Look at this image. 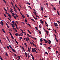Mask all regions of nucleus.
Returning a JSON list of instances; mask_svg holds the SVG:
<instances>
[{
  "label": "nucleus",
  "mask_w": 60,
  "mask_h": 60,
  "mask_svg": "<svg viewBox=\"0 0 60 60\" xmlns=\"http://www.w3.org/2000/svg\"><path fill=\"white\" fill-rule=\"evenodd\" d=\"M43 40L44 41H45V43H48V41H46V40L45 39H43Z\"/></svg>",
  "instance_id": "f257e3e1"
},
{
  "label": "nucleus",
  "mask_w": 60,
  "mask_h": 60,
  "mask_svg": "<svg viewBox=\"0 0 60 60\" xmlns=\"http://www.w3.org/2000/svg\"><path fill=\"white\" fill-rule=\"evenodd\" d=\"M54 26H55L56 27H57L58 26L57 24L56 23L54 22Z\"/></svg>",
  "instance_id": "f03ea898"
},
{
  "label": "nucleus",
  "mask_w": 60,
  "mask_h": 60,
  "mask_svg": "<svg viewBox=\"0 0 60 60\" xmlns=\"http://www.w3.org/2000/svg\"><path fill=\"white\" fill-rule=\"evenodd\" d=\"M33 10L35 11L34 12H33V13H34V14L36 15V11L34 9H33Z\"/></svg>",
  "instance_id": "7ed1b4c3"
},
{
  "label": "nucleus",
  "mask_w": 60,
  "mask_h": 60,
  "mask_svg": "<svg viewBox=\"0 0 60 60\" xmlns=\"http://www.w3.org/2000/svg\"><path fill=\"white\" fill-rule=\"evenodd\" d=\"M32 52H35V50H34V49H33V48H32Z\"/></svg>",
  "instance_id": "20e7f679"
},
{
  "label": "nucleus",
  "mask_w": 60,
  "mask_h": 60,
  "mask_svg": "<svg viewBox=\"0 0 60 60\" xmlns=\"http://www.w3.org/2000/svg\"><path fill=\"white\" fill-rule=\"evenodd\" d=\"M12 16H13L14 18L15 19H17V17L15 16L14 15H12Z\"/></svg>",
  "instance_id": "39448f33"
},
{
  "label": "nucleus",
  "mask_w": 60,
  "mask_h": 60,
  "mask_svg": "<svg viewBox=\"0 0 60 60\" xmlns=\"http://www.w3.org/2000/svg\"><path fill=\"white\" fill-rule=\"evenodd\" d=\"M46 34L47 35H48L49 33V31H48L46 30Z\"/></svg>",
  "instance_id": "423d86ee"
},
{
  "label": "nucleus",
  "mask_w": 60,
  "mask_h": 60,
  "mask_svg": "<svg viewBox=\"0 0 60 60\" xmlns=\"http://www.w3.org/2000/svg\"><path fill=\"white\" fill-rule=\"evenodd\" d=\"M49 42H48V43H49V45H50V43H51V41H50V40H49Z\"/></svg>",
  "instance_id": "0eeeda50"
},
{
  "label": "nucleus",
  "mask_w": 60,
  "mask_h": 60,
  "mask_svg": "<svg viewBox=\"0 0 60 60\" xmlns=\"http://www.w3.org/2000/svg\"><path fill=\"white\" fill-rule=\"evenodd\" d=\"M11 25L12 26V27L13 28L15 27V26H14V25L12 24H11Z\"/></svg>",
  "instance_id": "6e6552de"
},
{
  "label": "nucleus",
  "mask_w": 60,
  "mask_h": 60,
  "mask_svg": "<svg viewBox=\"0 0 60 60\" xmlns=\"http://www.w3.org/2000/svg\"><path fill=\"white\" fill-rule=\"evenodd\" d=\"M21 15H22V18H25V16L24 15H23L22 14H21Z\"/></svg>",
  "instance_id": "1a4fd4ad"
},
{
  "label": "nucleus",
  "mask_w": 60,
  "mask_h": 60,
  "mask_svg": "<svg viewBox=\"0 0 60 60\" xmlns=\"http://www.w3.org/2000/svg\"><path fill=\"white\" fill-rule=\"evenodd\" d=\"M0 24L2 25V26H3V25H4V24L3 23V22H0Z\"/></svg>",
  "instance_id": "9d476101"
},
{
  "label": "nucleus",
  "mask_w": 60,
  "mask_h": 60,
  "mask_svg": "<svg viewBox=\"0 0 60 60\" xmlns=\"http://www.w3.org/2000/svg\"><path fill=\"white\" fill-rule=\"evenodd\" d=\"M12 51H13L14 52H16V51L15 50L13 49H12Z\"/></svg>",
  "instance_id": "9b49d317"
},
{
  "label": "nucleus",
  "mask_w": 60,
  "mask_h": 60,
  "mask_svg": "<svg viewBox=\"0 0 60 60\" xmlns=\"http://www.w3.org/2000/svg\"><path fill=\"white\" fill-rule=\"evenodd\" d=\"M41 10H42V11H43V8H42V7H41Z\"/></svg>",
  "instance_id": "f8f14e48"
},
{
  "label": "nucleus",
  "mask_w": 60,
  "mask_h": 60,
  "mask_svg": "<svg viewBox=\"0 0 60 60\" xmlns=\"http://www.w3.org/2000/svg\"><path fill=\"white\" fill-rule=\"evenodd\" d=\"M25 56H26V57H27V56L26 54H27V53L26 52H25Z\"/></svg>",
  "instance_id": "ddd939ff"
},
{
  "label": "nucleus",
  "mask_w": 60,
  "mask_h": 60,
  "mask_svg": "<svg viewBox=\"0 0 60 60\" xmlns=\"http://www.w3.org/2000/svg\"><path fill=\"white\" fill-rule=\"evenodd\" d=\"M27 55H28V58H29L30 57V56H29V54H27Z\"/></svg>",
  "instance_id": "4468645a"
},
{
  "label": "nucleus",
  "mask_w": 60,
  "mask_h": 60,
  "mask_svg": "<svg viewBox=\"0 0 60 60\" xmlns=\"http://www.w3.org/2000/svg\"><path fill=\"white\" fill-rule=\"evenodd\" d=\"M26 4H29V5H30V3H29L27 2L26 3Z\"/></svg>",
  "instance_id": "2eb2a0df"
},
{
  "label": "nucleus",
  "mask_w": 60,
  "mask_h": 60,
  "mask_svg": "<svg viewBox=\"0 0 60 60\" xmlns=\"http://www.w3.org/2000/svg\"><path fill=\"white\" fill-rule=\"evenodd\" d=\"M27 31L29 32V33L30 34H31V32H30V31H29V30H27Z\"/></svg>",
  "instance_id": "dca6fc26"
},
{
  "label": "nucleus",
  "mask_w": 60,
  "mask_h": 60,
  "mask_svg": "<svg viewBox=\"0 0 60 60\" xmlns=\"http://www.w3.org/2000/svg\"><path fill=\"white\" fill-rule=\"evenodd\" d=\"M20 46L21 47V49H23V50H24L25 49L23 47H22V46Z\"/></svg>",
  "instance_id": "f3484780"
},
{
  "label": "nucleus",
  "mask_w": 60,
  "mask_h": 60,
  "mask_svg": "<svg viewBox=\"0 0 60 60\" xmlns=\"http://www.w3.org/2000/svg\"><path fill=\"white\" fill-rule=\"evenodd\" d=\"M2 30L3 31V32H4V33H5V31H4V30L3 29H2Z\"/></svg>",
  "instance_id": "a211bd4d"
},
{
  "label": "nucleus",
  "mask_w": 60,
  "mask_h": 60,
  "mask_svg": "<svg viewBox=\"0 0 60 60\" xmlns=\"http://www.w3.org/2000/svg\"><path fill=\"white\" fill-rule=\"evenodd\" d=\"M15 31L16 32H17V30H16L15 28Z\"/></svg>",
  "instance_id": "6ab92c4d"
},
{
  "label": "nucleus",
  "mask_w": 60,
  "mask_h": 60,
  "mask_svg": "<svg viewBox=\"0 0 60 60\" xmlns=\"http://www.w3.org/2000/svg\"><path fill=\"white\" fill-rule=\"evenodd\" d=\"M16 34H15V35H16V36H18V35H19V34H18V33H16Z\"/></svg>",
  "instance_id": "aec40b11"
},
{
  "label": "nucleus",
  "mask_w": 60,
  "mask_h": 60,
  "mask_svg": "<svg viewBox=\"0 0 60 60\" xmlns=\"http://www.w3.org/2000/svg\"><path fill=\"white\" fill-rule=\"evenodd\" d=\"M6 25H7V27L8 28H9V26H8V24H7V23L6 24Z\"/></svg>",
  "instance_id": "412c9836"
},
{
  "label": "nucleus",
  "mask_w": 60,
  "mask_h": 60,
  "mask_svg": "<svg viewBox=\"0 0 60 60\" xmlns=\"http://www.w3.org/2000/svg\"><path fill=\"white\" fill-rule=\"evenodd\" d=\"M57 13H58V15H60V14H59V12L58 11H57Z\"/></svg>",
  "instance_id": "4be33fe9"
},
{
  "label": "nucleus",
  "mask_w": 60,
  "mask_h": 60,
  "mask_svg": "<svg viewBox=\"0 0 60 60\" xmlns=\"http://www.w3.org/2000/svg\"><path fill=\"white\" fill-rule=\"evenodd\" d=\"M27 25H28L30 27H31L29 23H28V24H27Z\"/></svg>",
  "instance_id": "5701e85b"
},
{
  "label": "nucleus",
  "mask_w": 60,
  "mask_h": 60,
  "mask_svg": "<svg viewBox=\"0 0 60 60\" xmlns=\"http://www.w3.org/2000/svg\"><path fill=\"white\" fill-rule=\"evenodd\" d=\"M11 38H12L13 39H14V38H13L12 36H11Z\"/></svg>",
  "instance_id": "b1692460"
},
{
  "label": "nucleus",
  "mask_w": 60,
  "mask_h": 60,
  "mask_svg": "<svg viewBox=\"0 0 60 60\" xmlns=\"http://www.w3.org/2000/svg\"><path fill=\"white\" fill-rule=\"evenodd\" d=\"M38 30L39 32V34H41V31H40L39 30Z\"/></svg>",
  "instance_id": "393cba45"
},
{
  "label": "nucleus",
  "mask_w": 60,
  "mask_h": 60,
  "mask_svg": "<svg viewBox=\"0 0 60 60\" xmlns=\"http://www.w3.org/2000/svg\"><path fill=\"white\" fill-rule=\"evenodd\" d=\"M31 20H32V21H33L34 22H36L35 21H34V19H31Z\"/></svg>",
  "instance_id": "a878e982"
},
{
  "label": "nucleus",
  "mask_w": 60,
  "mask_h": 60,
  "mask_svg": "<svg viewBox=\"0 0 60 60\" xmlns=\"http://www.w3.org/2000/svg\"><path fill=\"white\" fill-rule=\"evenodd\" d=\"M55 40H56V41L57 42H58V40L57 38H55Z\"/></svg>",
  "instance_id": "bb28decb"
},
{
  "label": "nucleus",
  "mask_w": 60,
  "mask_h": 60,
  "mask_svg": "<svg viewBox=\"0 0 60 60\" xmlns=\"http://www.w3.org/2000/svg\"><path fill=\"white\" fill-rule=\"evenodd\" d=\"M4 11H7V10L6 9L4 8Z\"/></svg>",
  "instance_id": "cd10ccee"
},
{
  "label": "nucleus",
  "mask_w": 60,
  "mask_h": 60,
  "mask_svg": "<svg viewBox=\"0 0 60 60\" xmlns=\"http://www.w3.org/2000/svg\"><path fill=\"white\" fill-rule=\"evenodd\" d=\"M40 41H41L42 42V39L41 38V39H40Z\"/></svg>",
  "instance_id": "c85d7f7f"
},
{
  "label": "nucleus",
  "mask_w": 60,
  "mask_h": 60,
  "mask_svg": "<svg viewBox=\"0 0 60 60\" xmlns=\"http://www.w3.org/2000/svg\"><path fill=\"white\" fill-rule=\"evenodd\" d=\"M19 39H20V40H21L22 39V38L21 37H19Z\"/></svg>",
  "instance_id": "c756f323"
},
{
  "label": "nucleus",
  "mask_w": 60,
  "mask_h": 60,
  "mask_svg": "<svg viewBox=\"0 0 60 60\" xmlns=\"http://www.w3.org/2000/svg\"><path fill=\"white\" fill-rule=\"evenodd\" d=\"M18 56V57H17V58L20 59V57L18 56Z\"/></svg>",
  "instance_id": "7c9ffc66"
},
{
  "label": "nucleus",
  "mask_w": 60,
  "mask_h": 60,
  "mask_svg": "<svg viewBox=\"0 0 60 60\" xmlns=\"http://www.w3.org/2000/svg\"><path fill=\"white\" fill-rule=\"evenodd\" d=\"M27 36H28V37H29L30 38V35H29V34H27Z\"/></svg>",
  "instance_id": "2f4dec72"
},
{
  "label": "nucleus",
  "mask_w": 60,
  "mask_h": 60,
  "mask_svg": "<svg viewBox=\"0 0 60 60\" xmlns=\"http://www.w3.org/2000/svg\"><path fill=\"white\" fill-rule=\"evenodd\" d=\"M32 58L33 60H34V57H32Z\"/></svg>",
  "instance_id": "473e14b6"
},
{
  "label": "nucleus",
  "mask_w": 60,
  "mask_h": 60,
  "mask_svg": "<svg viewBox=\"0 0 60 60\" xmlns=\"http://www.w3.org/2000/svg\"><path fill=\"white\" fill-rule=\"evenodd\" d=\"M41 24H43L44 23V22L43 21H41Z\"/></svg>",
  "instance_id": "72a5a7b5"
},
{
  "label": "nucleus",
  "mask_w": 60,
  "mask_h": 60,
  "mask_svg": "<svg viewBox=\"0 0 60 60\" xmlns=\"http://www.w3.org/2000/svg\"><path fill=\"white\" fill-rule=\"evenodd\" d=\"M45 54H47V55H48V54H48V53H47V52H45Z\"/></svg>",
  "instance_id": "f704fd0d"
},
{
  "label": "nucleus",
  "mask_w": 60,
  "mask_h": 60,
  "mask_svg": "<svg viewBox=\"0 0 60 60\" xmlns=\"http://www.w3.org/2000/svg\"><path fill=\"white\" fill-rule=\"evenodd\" d=\"M5 53H6V54H5L7 56H8V54H7V52H6Z\"/></svg>",
  "instance_id": "c9c22d12"
},
{
  "label": "nucleus",
  "mask_w": 60,
  "mask_h": 60,
  "mask_svg": "<svg viewBox=\"0 0 60 60\" xmlns=\"http://www.w3.org/2000/svg\"><path fill=\"white\" fill-rule=\"evenodd\" d=\"M25 22H27V20L25 19Z\"/></svg>",
  "instance_id": "e433bc0d"
},
{
  "label": "nucleus",
  "mask_w": 60,
  "mask_h": 60,
  "mask_svg": "<svg viewBox=\"0 0 60 60\" xmlns=\"http://www.w3.org/2000/svg\"><path fill=\"white\" fill-rule=\"evenodd\" d=\"M28 51H29V52H30V48H28Z\"/></svg>",
  "instance_id": "4c0bfd02"
},
{
  "label": "nucleus",
  "mask_w": 60,
  "mask_h": 60,
  "mask_svg": "<svg viewBox=\"0 0 60 60\" xmlns=\"http://www.w3.org/2000/svg\"><path fill=\"white\" fill-rule=\"evenodd\" d=\"M35 29H36L37 30H38V29L37 27H35Z\"/></svg>",
  "instance_id": "58836bf2"
},
{
  "label": "nucleus",
  "mask_w": 60,
  "mask_h": 60,
  "mask_svg": "<svg viewBox=\"0 0 60 60\" xmlns=\"http://www.w3.org/2000/svg\"><path fill=\"white\" fill-rule=\"evenodd\" d=\"M36 17H37L38 18H40L39 16H38L37 15H36Z\"/></svg>",
  "instance_id": "ea45409f"
},
{
  "label": "nucleus",
  "mask_w": 60,
  "mask_h": 60,
  "mask_svg": "<svg viewBox=\"0 0 60 60\" xmlns=\"http://www.w3.org/2000/svg\"><path fill=\"white\" fill-rule=\"evenodd\" d=\"M34 19H35V20H37L38 19L37 18V17H36V18H34Z\"/></svg>",
  "instance_id": "a19ab883"
},
{
  "label": "nucleus",
  "mask_w": 60,
  "mask_h": 60,
  "mask_svg": "<svg viewBox=\"0 0 60 60\" xmlns=\"http://www.w3.org/2000/svg\"><path fill=\"white\" fill-rule=\"evenodd\" d=\"M14 56H15V57H17V55H16L15 54H14Z\"/></svg>",
  "instance_id": "79ce46f5"
},
{
  "label": "nucleus",
  "mask_w": 60,
  "mask_h": 60,
  "mask_svg": "<svg viewBox=\"0 0 60 60\" xmlns=\"http://www.w3.org/2000/svg\"><path fill=\"white\" fill-rule=\"evenodd\" d=\"M11 12V13H12L13 12V11H12V10H11L10 11Z\"/></svg>",
  "instance_id": "37998d69"
},
{
  "label": "nucleus",
  "mask_w": 60,
  "mask_h": 60,
  "mask_svg": "<svg viewBox=\"0 0 60 60\" xmlns=\"http://www.w3.org/2000/svg\"><path fill=\"white\" fill-rule=\"evenodd\" d=\"M26 16L28 18H29V15H28L26 14Z\"/></svg>",
  "instance_id": "c03bdc74"
},
{
  "label": "nucleus",
  "mask_w": 60,
  "mask_h": 60,
  "mask_svg": "<svg viewBox=\"0 0 60 60\" xmlns=\"http://www.w3.org/2000/svg\"><path fill=\"white\" fill-rule=\"evenodd\" d=\"M8 16L9 17H11V15H10V14H9L8 15Z\"/></svg>",
  "instance_id": "a18cd8bd"
},
{
  "label": "nucleus",
  "mask_w": 60,
  "mask_h": 60,
  "mask_svg": "<svg viewBox=\"0 0 60 60\" xmlns=\"http://www.w3.org/2000/svg\"><path fill=\"white\" fill-rule=\"evenodd\" d=\"M15 15H16V17H18V16L17 15V14H15Z\"/></svg>",
  "instance_id": "49530a36"
},
{
  "label": "nucleus",
  "mask_w": 60,
  "mask_h": 60,
  "mask_svg": "<svg viewBox=\"0 0 60 60\" xmlns=\"http://www.w3.org/2000/svg\"><path fill=\"white\" fill-rule=\"evenodd\" d=\"M10 33V35H11V36H12V34H11V32H9Z\"/></svg>",
  "instance_id": "de8ad7c7"
},
{
  "label": "nucleus",
  "mask_w": 60,
  "mask_h": 60,
  "mask_svg": "<svg viewBox=\"0 0 60 60\" xmlns=\"http://www.w3.org/2000/svg\"><path fill=\"white\" fill-rule=\"evenodd\" d=\"M48 49H49L50 50V49H51V48H50V47H48Z\"/></svg>",
  "instance_id": "09e8293b"
},
{
  "label": "nucleus",
  "mask_w": 60,
  "mask_h": 60,
  "mask_svg": "<svg viewBox=\"0 0 60 60\" xmlns=\"http://www.w3.org/2000/svg\"><path fill=\"white\" fill-rule=\"evenodd\" d=\"M17 8L18 9V10H19V11H20V10L19 8L18 7H17Z\"/></svg>",
  "instance_id": "8fccbe9b"
},
{
  "label": "nucleus",
  "mask_w": 60,
  "mask_h": 60,
  "mask_svg": "<svg viewBox=\"0 0 60 60\" xmlns=\"http://www.w3.org/2000/svg\"><path fill=\"white\" fill-rule=\"evenodd\" d=\"M25 39H26V41L28 42V41L27 39L26 38H25Z\"/></svg>",
  "instance_id": "3c124183"
},
{
  "label": "nucleus",
  "mask_w": 60,
  "mask_h": 60,
  "mask_svg": "<svg viewBox=\"0 0 60 60\" xmlns=\"http://www.w3.org/2000/svg\"><path fill=\"white\" fill-rule=\"evenodd\" d=\"M12 23L14 25V24H15V23H14V21L12 22Z\"/></svg>",
  "instance_id": "603ef678"
},
{
  "label": "nucleus",
  "mask_w": 60,
  "mask_h": 60,
  "mask_svg": "<svg viewBox=\"0 0 60 60\" xmlns=\"http://www.w3.org/2000/svg\"><path fill=\"white\" fill-rule=\"evenodd\" d=\"M8 19H9V20H10V22H11V19H9V18H8Z\"/></svg>",
  "instance_id": "864d4df0"
},
{
  "label": "nucleus",
  "mask_w": 60,
  "mask_h": 60,
  "mask_svg": "<svg viewBox=\"0 0 60 60\" xmlns=\"http://www.w3.org/2000/svg\"><path fill=\"white\" fill-rule=\"evenodd\" d=\"M12 15H15V14H14V13H12Z\"/></svg>",
  "instance_id": "5fc2aeb1"
},
{
  "label": "nucleus",
  "mask_w": 60,
  "mask_h": 60,
  "mask_svg": "<svg viewBox=\"0 0 60 60\" xmlns=\"http://www.w3.org/2000/svg\"><path fill=\"white\" fill-rule=\"evenodd\" d=\"M7 48H8V49H9V47H8V46H7Z\"/></svg>",
  "instance_id": "6e6d98bb"
},
{
  "label": "nucleus",
  "mask_w": 60,
  "mask_h": 60,
  "mask_svg": "<svg viewBox=\"0 0 60 60\" xmlns=\"http://www.w3.org/2000/svg\"><path fill=\"white\" fill-rule=\"evenodd\" d=\"M53 9H54V10H56V8H53Z\"/></svg>",
  "instance_id": "4d7b16f0"
},
{
  "label": "nucleus",
  "mask_w": 60,
  "mask_h": 60,
  "mask_svg": "<svg viewBox=\"0 0 60 60\" xmlns=\"http://www.w3.org/2000/svg\"><path fill=\"white\" fill-rule=\"evenodd\" d=\"M32 44H33V45L34 46V43H33V42H32Z\"/></svg>",
  "instance_id": "13d9d810"
},
{
  "label": "nucleus",
  "mask_w": 60,
  "mask_h": 60,
  "mask_svg": "<svg viewBox=\"0 0 60 60\" xmlns=\"http://www.w3.org/2000/svg\"><path fill=\"white\" fill-rule=\"evenodd\" d=\"M10 48H11V49H13L12 48V47L11 46H9Z\"/></svg>",
  "instance_id": "bf43d9fd"
},
{
  "label": "nucleus",
  "mask_w": 60,
  "mask_h": 60,
  "mask_svg": "<svg viewBox=\"0 0 60 60\" xmlns=\"http://www.w3.org/2000/svg\"><path fill=\"white\" fill-rule=\"evenodd\" d=\"M54 31L55 32V33H56V30H54Z\"/></svg>",
  "instance_id": "052dcab7"
},
{
  "label": "nucleus",
  "mask_w": 60,
  "mask_h": 60,
  "mask_svg": "<svg viewBox=\"0 0 60 60\" xmlns=\"http://www.w3.org/2000/svg\"><path fill=\"white\" fill-rule=\"evenodd\" d=\"M0 59L1 60H3V59L1 58L0 57Z\"/></svg>",
  "instance_id": "680f3d73"
},
{
  "label": "nucleus",
  "mask_w": 60,
  "mask_h": 60,
  "mask_svg": "<svg viewBox=\"0 0 60 60\" xmlns=\"http://www.w3.org/2000/svg\"><path fill=\"white\" fill-rule=\"evenodd\" d=\"M15 26H16L17 27V24H16V23H15Z\"/></svg>",
  "instance_id": "e2e57ef3"
},
{
  "label": "nucleus",
  "mask_w": 60,
  "mask_h": 60,
  "mask_svg": "<svg viewBox=\"0 0 60 60\" xmlns=\"http://www.w3.org/2000/svg\"><path fill=\"white\" fill-rule=\"evenodd\" d=\"M25 45H26V47H27V45L26 44V43H25Z\"/></svg>",
  "instance_id": "0e129e2a"
},
{
  "label": "nucleus",
  "mask_w": 60,
  "mask_h": 60,
  "mask_svg": "<svg viewBox=\"0 0 60 60\" xmlns=\"http://www.w3.org/2000/svg\"><path fill=\"white\" fill-rule=\"evenodd\" d=\"M60 4V0H59V2L58 3V4Z\"/></svg>",
  "instance_id": "69168bd1"
},
{
  "label": "nucleus",
  "mask_w": 60,
  "mask_h": 60,
  "mask_svg": "<svg viewBox=\"0 0 60 60\" xmlns=\"http://www.w3.org/2000/svg\"><path fill=\"white\" fill-rule=\"evenodd\" d=\"M57 22H58V23H60V22H59V21H57Z\"/></svg>",
  "instance_id": "338daca9"
},
{
  "label": "nucleus",
  "mask_w": 60,
  "mask_h": 60,
  "mask_svg": "<svg viewBox=\"0 0 60 60\" xmlns=\"http://www.w3.org/2000/svg\"><path fill=\"white\" fill-rule=\"evenodd\" d=\"M56 54H57L58 51H56Z\"/></svg>",
  "instance_id": "774afa93"
}]
</instances>
